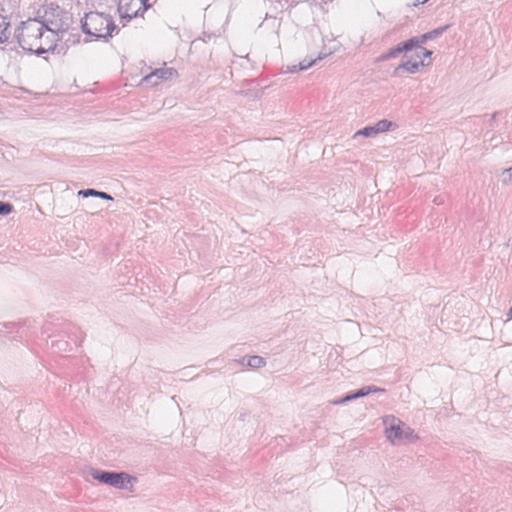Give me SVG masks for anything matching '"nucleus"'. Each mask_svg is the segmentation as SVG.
<instances>
[{"mask_svg":"<svg viewBox=\"0 0 512 512\" xmlns=\"http://www.w3.org/2000/svg\"><path fill=\"white\" fill-rule=\"evenodd\" d=\"M377 134L376 130H375V127L374 125L373 126H367V127H364L363 129L361 130H358L355 134H354V138L358 137V136H364V137H375Z\"/></svg>","mask_w":512,"mask_h":512,"instance_id":"nucleus-17","label":"nucleus"},{"mask_svg":"<svg viewBox=\"0 0 512 512\" xmlns=\"http://www.w3.org/2000/svg\"><path fill=\"white\" fill-rule=\"evenodd\" d=\"M155 3L152 0H120L118 11L121 18L131 20L132 18L142 16Z\"/></svg>","mask_w":512,"mask_h":512,"instance_id":"nucleus-6","label":"nucleus"},{"mask_svg":"<svg viewBox=\"0 0 512 512\" xmlns=\"http://www.w3.org/2000/svg\"><path fill=\"white\" fill-rule=\"evenodd\" d=\"M13 210V206L8 202H0V215H8Z\"/></svg>","mask_w":512,"mask_h":512,"instance_id":"nucleus-20","label":"nucleus"},{"mask_svg":"<svg viewBox=\"0 0 512 512\" xmlns=\"http://www.w3.org/2000/svg\"><path fill=\"white\" fill-rule=\"evenodd\" d=\"M405 52V49H403V42L398 44L395 47L390 48L385 54L381 55L377 61H386L392 58H396L400 53Z\"/></svg>","mask_w":512,"mask_h":512,"instance_id":"nucleus-11","label":"nucleus"},{"mask_svg":"<svg viewBox=\"0 0 512 512\" xmlns=\"http://www.w3.org/2000/svg\"><path fill=\"white\" fill-rule=\"evenodd\" d=\"M500 180L504 185L512 183V167L504 169L500 174Z\"/></svg>","mask_w":512,"mask_h":512,"instance_id":"nucleus-18","label":"nucleus"},{"mask_svg":"<svg viewBox=\"0 0 512 512\" xmlns=\"http://www.w3.org/2000/svg\"><path fill=\"white\" fill-rule=\"evenodd\" d=\"M507 315H508L509 318H512V305H511V308L509 309Z\"/></svg>","mask_w":512,"mask_h":512,"instance_id":"nucleus-25","label":"nucleus"},{"mask_svg":"<svg viewBox=\"0 0 512 512\" xmlns=\"http://www.w3.org/2000/svg\"><path fill=\"white\" fill-rule=\"evenodd\" d=\"M40 22L46 26L45 29H47V32L55 36L57 43L64 39L72 22V18L68 12L64 11L59 6L50 4L45 8Z\"/></svg>","mask_w":512,"mask_h":512,"instance_id":"nucleus-2","label":"nucleus"},{"mask_svg":"<svg viewBox=\"0 0 512 512\" xmlns=\"http://www.w3.org/2000/svg\"><path fill=\"white\" fill-rule=\"evenodd\" d=\"M348 401H352L351 398H350L349 393L347 395H345L344 397H342V398L332 400L331 404H333V405H340V404H344V403H346Z\"/></svg>","mask_w":512,"mask_h":512,"instance_id":"nucleus-21","label":"nucleus"},{"mask_svg":"<svg viewBox=\"0 0 512 512\" xmlns=\"http://www.w3.org/2000/svg\"><path fill=\"white\" fill-rule=\"evenodd\" d=\"M429 63L425 64L424 61H420V62H417V61H411V60H408L406 62H403L402 64H400L399 66H397L395 68V73H398L400 70H404L410 74H415L419 71V68L421 66H425V65H428Z\"/></svg>","mask_w":512,"mask_h":512,"instance_id":"nucleus-8","label":"nucleus"},{"mask_svg":"<svg viewBox=\"0 0 512 512\" xmlns=\"http://www.w3.org/2000/svg\"><path fill=\"white\" fill-rule=\"evenodd\" d=\"M91 476L101 483L118 489L127 488V485L135 480L134 477L125 472L101 471L97 469L92 470Z\"/></svg>","mask_w":512,"mask_h":512,"instance_id":"nucleus-5","label":"nucleus"},{"mask_svg":"<svg viewBox=\"0 0 512 512\" xmlns=\"http://www.w3.org/2000/svg\"><path fill=\"white\" fill-rule=\"evenodd\" d=\"M79 195H82L83 197L88 196H95L106 200H112V196L110 194H107L106 192L97 191L94 189H86L79 191Z\"/></svg>","mask_w":512,"mask_h":512,"instance_id":"nucleus-14","label":"nucleus"},{"mask_svg":"<svg viewBox=\"0 0 512 512\" xmlns=\"http://www.w3.org/2000/svg\"><path fill=\"white\" fill-rule=\"evenodd\" d=\"M394 126L395 124L393 122L386 119L380 120L374 125L377 134L389 131Z\"/></svg>","mask_w":512,"mask_h":512,"instance_id":"nucleus-15","label":"nucleus"},{"mask_svg":"<svg viewBox=\"0 0 512 512\" xmlns=\"http://www.w3.org/2000/svg\"><path fill=\"white\" fill-rule=\"evenodd\" d=\"M433 202H434L436 205H441V204H443L444 199H443L442 197H436V198H434Z\"/></svg>","mask_w":512,"mask_h":512,"instance_id":"nucleus-24","label":"nucleus"},{"mask_svg":"<svg viewBox=\"0 0 512 512\" xmlns=\"http://www.w3.org/2000/svg\"><path fill=\"white\" fill-rule=\"evenodd\" d=\"M176 74H177V72L175 69L163 67V68L155 69L153 72L146 75L143 78V82L149 83L152 86H156L161 81L168 80Z\"/></svg>","mask_w":512,"mask_h":512,"instance_id":"nucleus-7","label":"nucleus"},{"mask_svg":"<svg viewBox=\"0 0 512 512\" xmlns=\"http://www.w3.org/2000/svg\"><path fill=\"white\" fill-rule=\"evenodd\" d=\"M448 25L438 27L432 31H429L425 34L420 35V42L423 44L426 43L428 40H432L440 36L442 33H444L448 29Z\"/></svg>","mask_w":512,"mask_h":512,"instance_id":"nucleus-12","label":"nucleus"},{"mask_svg":"<svg viewBox=\"0 0 512 512\" xmlns=\"http://www.w3.org/2000/svg\"><path fill=\"white\" fill-rule=\"evenodd\" d=\"M300 1L301 0H291L290 2H291V4H296V3L300 2Z\"/></svg>","mask_w":512,"mask_h":512,"instance_id":"nucleus-26","label":"nucleus"},{"mask_svg":"<svg viewBox=\"0 0 512 512\" xmlns=\"http://www.w3.org/2000/svg\"><path fill=\"white\" fill-rule=\"evenodd\" d=\"M245 360H246V358H243L241 360V363L244 364ZM246 364H247V366H249L251 368H261L266 365V361L263 357L254 355V356H250L247 358Z\"/></svg>","mask_w":512,"mask_h":512,"instance_id":"nucleus-13","label":"nucleus"},{"mask_svg":"<svg viewBox=\"0 0 512 512\" xmlns=\"http://www.w3.org/2000/svg\"><path fill=\"white\" fill-rule=\"evenodd\" d=\"M157 0H152V2H156Z\"/></svg>","mask_w":512,"mask_h":512,"instance_id":"nucleus-27","label":"nucleus"},{"mask_svg":"<svg viewBox=\"0 0 512 512\" xmlns=\"http://www.w3.org/2000/svg\"><path fill=\"white\" fill-rule=\"evenodd\" d=\"M299 65H292V66H287V70L286 72H290V73H295L297 71H300L298 69Z\"/></svg>","mask_w":512,"mask_h":512,"instance_id":"nucleus-23","label":"nucleus"},{"mask_svg":"<svg viewBox=\"0 0 512 512\" xmlns=\"http://www.w3.org/2000/svg\"><path fill=\"white\" fill-rule=\"evenodd\" d=\"M423 43L420 42V36L418 37H412L408 39L407 41L403 42V49H405V52L411 51L414 48H420V46Z\"/></svg>","mask_w":512,"mask_h":512,"instance_id":"nucleus-16","label":"nucleus"},{"mask_svg":"<svg viewBox=\"0 0 512 512\" xmlns=\"http://www.w3.org/2000/svg\"><path fill=\"white\" fill-rule=\"evenodd\" d=\"M323 57L321 55H319L317 58L315 59H312V60H302L298 65V69L299 70H306L308 69L309 67H311L312 65H314L318 60H321Z\"/></svg>","mask_w":512,"mask_h":512,"instance_id":"nucleus-19","label":"nucleus"},{"mask_svg":"<svg viewBox=\"0 0 512 512\" xmlns=\"http://www.w3.org/2000/svg\"><path fill=\"white\" fill-rule=\"evenodd\" d=\"M431 55H432V51L427 50L426 48H422L421 46H420V51H418V52L416 53V56H417L418 58H421V57H430Z\"/></svg>","mask_w":512,"mask_h":512,"instance_id":"nucleus-22","label":"nucleus"},{"mask_svg":"<svg viewBox=\"0 0 512 512\" xmlns=\"http://www.w3.org/2000/svg\"><path fill=\"white\" fill-rule=\"evenodd\" d=\"M385 435L392 444H399L404 440L415 441L418 439L413 429L394 416L384 418Z\"/></svg>","mask_w":512,"mask_h":512,"instance_id":"nucleus-4","label":"nucleus"},{"mask_svg":"<svg viewBox=\"0 0 512 512\" xmlns=\"http://www.w3.org/2000/svg\"><path fill=\"white\" fill-rule=\"evenodd\" d=\"M39 19H28L17 29L16 38L20 47L28 52L42 55L56 47V38L47 32Z\"/></svg>","mask_w":512,"mask_h":512,"instance_id":"nucleus-1","label":"nucleus"},{"mask_svg":"<svg viewBox=\"0 0 512 512\" xmlns=\"http://www.w3.org/2000/svg\"><path fill=\"white\" fill-rule=\"evenodd\" d=\"M10 23L7 18L3 15H0V43L6 42L10 35Z\"/></svg>","mask_w":512,"mask_h":512,"instance_id":"nucleus-10","label":"nucleus"},{"mask_svg":"<svg viewBox=\"0 0 512 512\" xmlns=\"http://www.w3.org/2000/svg\"><path fill=\"white\" fill-rule=\"evenodd\" d=\"M81 23L83 32L97 39L112 37L116 29L111 15L100 12L87 13Z\"/></svg>","mask_w":512,"mask_h":512,"instance_id":"nucleus-3","label":"nucleus"},{"mask_svg":"<svg viewBox=\"0 0 512 512\" xmlns=\"http://www.w3.org/2000/svg\"><path fill=\"white\" fill-rule=\"evenodd\" d=\"M384 392V389L376 387L374 385H368L360 388L355 392L349 393L351 400H355L361 397L368 396L371 393Z\"/></svg>","mask_w":512,"mask_h":512,"instance_id":"nucleus-9","label":"nucleus"}]
</instances>
